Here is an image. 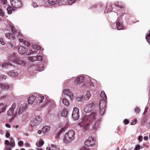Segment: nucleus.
Returning a JSON list of instances; mask_svg holds the SVG:
<instances>
[{
    "label": "nucleus",
    "instance_id": "33",
    "mask_svg": "<svg viewBox=\"0 0 150 150\" xmlns=\"http://www.w3.org/2000/svg\"><path fill=\"white\" fill-rule=\"evenodd\" d=\"M11 31L13 33L16 34L17 33V30L14 27L12 26L11 27Z\"/></svg>",
    "mask_w": 150,
    "mask_h": 150
},
{
    "label": "nucleus",
    "instance_id": "40",
    "mask_svg": "<svg viewBox=\"0 0 150 150\" xmlns=\"http://www.w3.org/2000/svg\"><path fill=\"white\" fill-rule=\"evenodd\" d=\"M8 44L9 45L11 46V47H14V45L13 43H12L11 42H10L8 43Z\"/></svg>",
    "mask_w": 150,
    "mask_h": 150
},
{
    "label": "nucleus",
    "instance_id": "23",
    "mask_svg": "<svg viewBox=\"0 0 150 150\" xmlns=\"http://www.w3.org/2000/svg\"><path fill=\"white\" fill-rule=\"evenodd\" d=\"M61 0H48V2L52 5H54L57 3L58 4Z\"/></svg>",
    "mask_w": 150,
    "mask_h": 150
},
{
    "label": "nucleus",
    "instance_id": "47",
    "mask_svg": "<svg viewBox=\"0 0 150 150\" xmlns=\"http://www.w3.org/2000/svg\"><path fill=\"white\" fill-rule=\"evenodd\" d=\"M138 139L139 142H141L142 139V136H139Z\"/></svg>",
    "mask_w": 150,
    "mask_h": 150
},
{
    "label": "nucleus",
    "instance_id": "58",
    "mask_svg": "<svg viewBox=\"0 0 150 150\" xmlns=\"http://www.w3.org/2000/svg\"><path fill=\"white\" fill-rule=\"evenodd\" d=\"M48 100H46L45 102V103H44V105L45 106V105H46L48 103Z\"/></svg>",
    "mask_w": 150,
    "mask_h": 150
},
{
    "label": "nucleus",
    "instance_id": "36",
    "mask_svg": "<svg viewBox=\"0 0 150 150\" xmlns=\"http://www.w3.org/2000/svg\"><path fill=\"white\" fill-rule=\"evenodd\" d=\"M24 45L27 46H29L30 45V43H29L28 41H25L23 42Z\"/></svg>",
    "mask_w": 150,
    "mask_h": 150
},
{
    "label": "nucleus",
    "instance_id": "17",
    "mask_svg": "<svg viewBox=\"0 0 150 150\" xmlns=\"http://www.w3.org/2000/svg\"><path fill=\"white\" fill-rule=\"evenodd\" d=\"M44 99V96L39 95L38 96V100H37L36 101L37 102V103H39V104L42 103L43 102V100Z\"/></svg>",
    "mask_w": 150,
    "mask_h": 150
},
{
    "label": "nucleus",
    "instance_id": "19",
    "mask_svg": "<svg viewBox=\"0 0 150 150\" xmlns=\"http://www.w3.org/2000/svg\"><path fill=\"white\" fill-rule=\"evenodd\" d=\"M117 20L116 22V25L117 29L118 30H121L122 29L123 26L121 23H120L119 21Z\"/></svg>",
    "mask_w": 150,
    "mask_h": 150
},
{
    "label": "nucleus",
    "instance_id": "49",
    "mask_svg": "<svg viewBox=\"0 0 150 150\" xmlns=\"http://www.w3.org/2000/svg\"><path fill=\"white\" fill-rule=\"evenodd\" d=\"M21 36L23 37V34L22 33H21L20 32H19L18 33V38H20Z\"/></svg>",
    "mask_w": 150,
    "mask_h": 150
},
{
    "label": "nucleus",
    "instance_id": "37",
    "mask_svg": "<svg viewBox=\"0 0 150 150\" xmlns=\"http://www.w3.org/2000/svg\"><path fill=\"white\" fill-rule=\"evenodd\" d=\"M137 122V120L136 119H135L134 120L132 121L131 123V124L132 125H134Z\"/></svg>",
    "mask_w": 150,
    "mask_h": 150
},
{
    "label": "nucleus",
    "instance_id": "25",
    "mask_svg": "<svg viewBox=\"0 0 150 150\" xmlns=\"http://www.w3.org/2000/svg\"><path fill=\"white\" fill-rule=\"evenodd\" d=\"M6 10L7 11L8 13L9 14H10L12 13V11H14V8H13L10 6H8Z\"/></svg>",
    "mask_w": 150,
    "mask_h": 150
},
{
    "label": "nucleus",
    "instance_id": "62",
    "mask_svg": "<svg viewBox=\"0 0 150 150\" xmlns=\"http://www.w3.org/2000/svg\"><path fill=\"white\" fill-rule=\"evenodd\" d=\"M8 128H10L11 127V126L10 125L8 124H6L5 125Z\"/></svg>",
    "mask_w": 150,
    "mask_h": 150
},
{
    "label": "nucleus",
    "instance_id": "42",
    "mask_svg": "<svg viewBox=\"0 0 150 150\" xmlns=\"http://www.w3.org/2000/svg\"><path fill=\"white\" fill-rule=\"evenodd\" d=\"M23 142L22 141H20L18 142V144L19 146H22L23 144Z\"/></svg>",
    "mask_w": 150,
    "mask_h": 150
},
{
    "label": "nucleus",
    "instance_id": "34",
    "mask_svg": "<svg viewBox=\"0 0 150 150\" xmlns=\"http://www.w3.org/2000/svg\"><path fill=\"white\" fill-rule=\"evenodd\" d=\"M12 65V63L10 62L4 63L2 64L3 67H5L6 66H11Z\"/></svg>",
    "mask_w": 150,
    "mask_h": 150
},
{
    "label": "nucleus",
    "instance_id": "52",
    "mask_svg": "<svg viewBox=\"0 0 150 150\" xmlns=\"http://www.w3.org/2000/svg\"><path fill=\"white\" fill-rule=\"evenodd\" d=\"M25 146L27 147H29L30 146V144L28 143H25Z\"/></svg>",
    "mask_w": 150,
    "mask_h": 150
},
{
    "label": "nucleus",
    "instance_id": "60",
    "mask_svg": "<svg viewBox=\"0 0 150 150\" xmlns=\"http://www.w3.org/2000/svg\"><path fill=\"white\" fill-rule=\"evenodd\" d=\"M144 139L145 140L147 141L148 139V137L147 136H145L144 137Z\"/></svg>",
    "mask_w": 150,
    "mask_h": 150
},
{
    "label": "nucleus",
    "instance_id": "54",
    "mask_svg": "<svg viewBox=\"0 0 150 150\" xmlns=\"http://www.w3.org/2000/svg\"><path fill=\"white\" fill-rule=\"evenodd\" d=\"M5 133V132L1 129H0V134H3Z\"/></svg>",
    "mask_w": 150,
    "mask_h": 150
},
{
    "label": "nucleus",
    "instance_id": "30",
    "mask_svg": "<svg viewBox=\"0 0 150 150\" xmlns=\"http://www.w3.org/2000/svg\"><path fill=\"white\" fill-rule=\"evenodd\" d=\"M69 91L68 90H65L64 89L63 90V93H64V94H66V95H68L70 97V98H71V95L69 94Z\"/></svg>",
    "mask_w": 150,
    "mask_h": 150
},
{
    "label": "nucleus",
    "instance_id": "53",
    "mask_svg": "<svg viewBox=\"0 0 150 150\" xmlns=\"http://www.w3.org/2000/svg\"><path fill=\"white\" fill-rule=\"evenodd\" d=\"M79 150H89L88 148L85 147H83L81 148Z\"/></svg>",
    "mask_w": 150,
    "mask_h": 150
},
{
    "label": "nucleus",
    "instance_id": "32",
    "mask_svg": "<svg viewBox=\"0 0 150 150\" xmlns=\"http://www.w3.org/2000/svg\"><path fill=\"white\" fill-rule=\"evenodd\" d=\"M39 145H38L37 143L36 144V145L38 147H40L41 146H42L44 144V142L43 141H40L39 142Z\"/></svg>",
    "mask_w": 150,
    "mask_h": 150
},
{
    "label": "nucleus",
    "instance_id": "9",
    "mask_svg": "<svg viewBox=\"0 0 150 150\" xmlns=\"http://www.w3.org/2000/svg\"><path fill=\"white\" fill-rule=\"evenodd\" d=\"M16 105L13 103L7 112V115L9 116H12L13 114V111L16 107Z\"/></svg>",
    "mask_w": 150,
    "mask_h": 150
},
{
    "label": "nucleus",
    "instance_id": "35",
    "mask_svg": "<svg viewBox=\"0 0 150 150\" xmlns=\"http://www.w3.org/2000/svg\"><path fill=\"white\" fill-rule=\"evenodd\" d=\"M51 146L56 149H59V146L57 145L52 144L51 145Z\"/></svg>",
    "mask_w": 150,
    "mask_h": 150
},
{
    "label": "nucleus",
    "instance_id": "26",
    "mask_svg": "<svg viewBox=\"0 0 150 150\" xmlns=\"http://www.w3.org/2000/svg\"><path fill=\"white\" fill-rule=\"evenodd\" d=\"M9 76H11L14 77L17 75V72L13 71H10L8 73Z\"/></svg>",
    "mask_w": 150,
    "mask_h": 150
},
{
    "label": "nucleus",
    "instance_id": "15",
    "mask_svg": "<svg viewBox=\"0 0 150 150\" xmlns=\"http://www.w3.org/2000/svg\"><path fill=\"white\" fill-rule=\"evenodd\" d=\"M50 129V127L49 126H45L42 128V132L43 133L46 134L49 132Z\"/></svg>",
    "mask_w": 150,
    "mask_h": 150
},
{
    "label": "nucleus",
    "instance_id": "2",
    "mask_svg": "<svg viewBox=\"0 0 150 150\" xmlns=\"http://www.w3.org/2000/svg\"><path fill=\"white\" fill-rule=\"evenodd\" d=\"M100 96L102 98L103 100H100L99 102V106L100 109V113L101 115H103L105 112L106 108V102L107 100L106 95L104 91L101 92Z\"/></svg>",
    "mask_w": 150,
    "mask_h": 150
},
{
    "label": "nucleus",
    "instance_id": "31",
    "mask_svg": "<svg viewBox=\"0 0 150 150\" xmlns=\"http://www.w3.org/2000/svg\"><path fill=\"white\" fill-rule=\"evenodd\" d=\"M146 39L147 41L149 43L150 42V31H149V34H148L146 37Z\"/></svg>",
    "mask_w": 150,
    "mask_h": 150
},
{
    "label": "nucleus",
    "instance_id": "7",
    "mask_svg": "<svg viewBox=\"0 0 150 150\" xmlns=\"http://www.w3.org/2000/svg\"><path fill=\"white\" fill-rule=\"evenodd\" d=\"M10 2L12 6L15 8H20L22 5V3L19 0H11Z\"/></svg>",
    "mask_w": 150,
    "mask_h": 150
},
{
    "label": "nucleus",
    "instance_id": "41",
    "mask_svg": "<svg viewBox=\"0 0 150 150\" xmlns=\"http://www.w3.org/2000/svg\"><path fill=\"white\" fill-rule=\"evenodd\" d=\"M1 2L4 5H6L7 3L6 0H1Z\"/></svg>",
    "mask_w": 150,
    "mask_h": 150
},
{
    "label": "nucleus",
    "instance_id": "27",
    "mask_svg": "<svg viewBox=\"0 0 150 150\" xmlns=\"http://www.w3.org/2000/svg\"><path fill=\"white\" fill-rule=\"evenodd\" d=\"M63 103L66 106H68L69 105V103L67 99L63 98L62 99Z\"/></svg>",
    "mask_w": 150,
    "mask_h": 150
},
{
    "label": "nucleus",
    "instance_id": "45",
    "mask_svg": "<svg viewBox=\"0 0 150 150\" xmlns=\"http://www.w3.org/2000/svg\"><path fill=\"white\" fill-rule=\"evenodd\" d=\"M140 146L139 145H137L134 149V150H139L140 149Z\"/></svg>",
    "mask_w": 150,
    "mask_h": 150
},
{
    "label": "nucleus",
    "instance_id": "38",
    "mask_svg": "<svg viewBox=\"0 0 150 150\" xmlns=\"http://www.w3.org/2000/svg\"><path fill=\"white\" fill-rule=\"evenodd\" d=\"M14 145L15 142L14 141L13 142H12V141H10V145L11 146V148L13 147L14 146Z\"/></svg>",
    "mask_w": 150,
    "mask_h": 150
},
{
    "label": "nucleus",
    "instance_id": "55",
    "mask_svg": "<svg viewBox=\"0 0 150 150\" xmlns=\"http://www.w3.org/2000/svg\"><path fill=\"white\" fill-rule=\"evenodd\" d=\"M41 49V47L40 46L38 45H37V47H36V49L37 50H40Z\"/></svg>",
    "mask_w": 150,
    "mask_h": 150
},
{
    "label": "nucleus",
    "instance_id": "11",
    "mask_svg": "<svg viewBox=\"0 0 150 150\" xmlns=\"http://www.w3.org/2000/svg\"><path fill=\"white\" fill-rule=\"evenodd\" d=\"M36 99V97L34 95H30L28 98V103L29 104H32Z\"/></svg>",
    "mask_w": 150,
    "mask_h": 150
},
{
    "label": "nucleus",
    "instance_id": "12",
    "mask_svg": "<svg viewBox=\"0 0 150 150\" xmlns=\"http://www.w3.org/2000/svg\"><path fill=\"white\" fill-rule=\"evenodd\" d=\"M84 80V78L83 76H80L76 78L74 81V83L76 84H80L82 83Z\"/></svg>",
    "mask_w": 150,
    "mask_h": 150
},
{
    "label": "nucleus",
    "instance_id": "21",
    "mask_svg": "<svg viewBox=\"0 0 150 150\" xmlns=\"http://www.w3.org/2000/svg\"><path fill=\"white\" fill-rule=\"evenodd\" d=\"M68 110L66 108H64L62 111L61 115L64 117H66L67 115Z\"/></svg>",
    "mask_w": 150,
    "mask_h": 150
},
{
    "label": "nucleus",
    "instance_id": "63",
    "mask_svg": "<svg viewBox=\"0 0 150 150\" xmlns=\"http://www.w3.org/2000/svg\"><path fill=\"white\" fill-rule=\"evenodd\" d=\"M2 41H1V40H0V41L1 42V45H4L5 44V42L3 41V40L2 39Z\"/></svg>",
    "mask_w": 150,
    "mask_h": 150
},
{
    "label": "nucleus",
    "instance_id": "24",
    "mask_svg": "<svg viewBox=\"0 0 150 150\" xmlns=\"http://www.w3.org/2000/svg\"><path fill=\"white\" fill-rule=\"evenodd\" d=\"M17 64L21 65H24L25 64L24 62L19 58L18 57L15 62Z\"/></svg>",
    "mask_w": 150,
    "mask_h": 150
},
{
    "label": "nucleus",
    "instance_id": "4",
    "mask_svg": "<svg viewBox=\"0 0 150 150\" xmlns=\"http://www.w3.org/2000/svg\"><path fill=\"white\" fill-rule=\"evenodd\" d=\"M42 121V117L40 116H36L35 118H33L30 122V125L34 127L38 125Z\"/></svg>",
    "mask_w": 150,
    "mask_h": 150
},
{
    "label": "nucleus",
    "instance_id": "57",
    "mask_svg": "<svg viewBox=\"0 0 150 150\" xmlns=\"http://www.w3.org/2000/svg\"><path fill=\"white\" fill-rule=\"evenodd\" d=\"M19 41L21 42H23L24 41V40L22 38H19Z\"/></svg>",
    "mask_w": 150,
    "mask_h": 150
},
{
    "label": "nucleus",
    "instance_id": "51",
    "mask_svg": "<svg viewBox=\"0 0 150 150\" xmlns=\"http://www.w3.org/2000/svg\"><path fill=\"white\" fill-rule=\"evenodd\" d=\"M6 150H11V149L9 146H6Z\"/></svg>",
    "mask_w": 150,
    "mask_h": 150
},
{
    "label": "nucleus",
    "instance_id": "20",
    "mask_svg": "<svg viewBox=\"0 0 150 150\" xmlns=\"http://www.w3.org/2000/svg\"><path fill=\"white\" fill-rule=\"evenodd\" d=\"M5 36L8 39L12 38L13 40H14L15 39V35L12 34L11 33H8L5 34Z\"/></svg>",
    "mask_w": 150,
    "mask_h": 150
},
{
    "label": "nucleus",
    "instance_id": "3",
    "mask_svg": "<svg viewBox=\"0 0 150 150\" xmlns=\"http://www.w3.org/2000/svg\"><path fill=\"white\" fill-rule=\"evenodd\" d=\"M74 132L73 130L69 131L66 134L63 140L66 143L72 141L74 138Z\"/></svg>",
    "mask_w": 150,
    "mask_h": 150
},
{
    "label": "nucleus",
    "instance_id": "61",
    "mask_svg": "<svg viewBox=\"0 0 150 150\" xmlns=\"http://www.w3.org/2000/svg\"><path fill=\"white\" fill-rule=\"evenodd\" d=\"M76 100H77V101H81L82 100V98L81 97L78 98H77Z\"/></svg>",
    "mask_w": 150,
    "mask_h": 150
},
{
    "label": "nucleus",
    "instance_id": "56",
    "mask_svg": "<svg viewBox=\"0 0 150 150\" xmlns=\"http://www.w3.org/2000/svg\"><path fill=\"white\" fill-rule=\"evenodd\" d=\"M6 96L4 95V96H1V97H0V99H4L6 97Z\"/></svg>",
    "mask_w": 150,
    "mask_h": 150
},
{
    "label": "nucleus",
    "instance_id": "18",
    "mask_svg": "<svg viewBox=\"0 0 150 150\" xmlns=\"http://www.w3.org/2000/svg\"><path fill=\"white\" fill-rule=\"evenodd\" d=\"M25 49L22 46H20L18 49V52L21 54H23L25 52Z\"/></svg>",
    "mask_w": 150,
    "mask_h": 150
},
{
    "label": "nucleus",
    "instance_id": "16",
    "mask_svg": "<svg viewBox=\"0 0 150 150\" xmlns=\"http://www.w3.org/2000/svg\"><path fill=\"white\" fill-rule=\"evenodd\" d=\"M10 86L7 84H0V87L2 90H5L9 89Z\"/></svg>",
    "mask_w": 150,
    "mask_h": 150
},
{
    "label": "nucleus",
    "instance_id": "13",
    "mask_svg": "<svg viewBox=\"0 0 150 150\" xmlns=\"http://www.w3.org/2000/svg\"><path fill=\"white\" fill-rule=\"evenodd\" d=\"M27 106L25 104H23L21 105L19 109L18 112V114H21L23 111L26 108Z\"/></svg>",
    "mask_w": 150,
    "mask_h": 150
},
{
    "label": "nucleus",
    "instance_id": "6",
    "mask_svg": "<svg viewBox=\"0 0 150 150\" xmlns=\"http://www.w3.org/2000/svg\"><path fill=\"white\" fill-rule=\"evenodd\" d=\"M96 103L94 102L87 104L84 108L83 110L85 112H91L95 107Z\"/></svg>",
    "mask_w": 150,
    "mask_h": 150
},
{
    "label": "nucleus",
    "instance_id": "5",
    "mask_svg": "<svg viewBox=\"0 0 150 150\" xmlns=\"http://www.w3.org/2000/svg\"><path fill=\"white\" fill-rule=\"evenodd\" d=\"M95 138L90 137L85 140L84 144L87 146H94L95 145Z\"/></svg>",
    "mask_w": 150,
    "mask_h": 150
},
{
    "label": "nucleus",
    "instance_id": "10",
    "mask_svg": "<svg viewBox=\"0 0 150 150\" xmlns=\"http://www.w3.org/2000/svg\"><path fill=\"white\" fill-rule=\"evenodd\" d=\"M29 60L32 62L38 60L41 61L42 59V58L40 56L37 55L34 57H31L29 58Z\"/></svg>",
    "mask_w": 150,
    "mask_h": 150
},
{
    "label": "nucleus",
    "instance_id": "46",
    "mask_svg": "<svg viewBox=\"0 0 150 150\" xmlns=\"http://www.w3.org/2000/svg\"><path fill=\"white\" fill-rule=\"evenodd\" d=\"M4 12H3V11L2 9H0V15L1 16H4Z\"/></svg>",
    "mask_w": 150,
    "mask_h": 150
},
{
    "label": "nucleus",
    "instance_id": "14",
    "mask_svg": "<svg viewBox=\"0 0 150 150\" xmlns=\"http://www.w3.org/2000/svg\"><path fill=\"white\" fill-rule=\"evenodd\" d=\"M7 106L6 105H5V103H0V113L3 112L5 110Z\"/></svg>",
    "mask_w": 150,
    "mask_h": 150
},
{
    "label": "nucleus",
    "instance_id": "59",
    "mask_svg": "<svg viewBox=\"0 0 150 150\" xmlns=\"http://www.w3.org/2000/svg\"><path fill=\"white\" fill-rule=\"evenodd\" d=\"M5 144L7 145H9V141L8 140H6L5 141Z\"/></svg>",
    "mask_w": 150,
    "mask_h": 150
},
{
    "label": "nucleus",
    "instance_id": "48",
    "mask_svg": "<svg viewBox=\"0 0 150 150\" xmlns=\"http://www.w3.org/2000/svg\"><path fill=\"white\" fill-rule=\"evenodd\" d=\"M10 135V133L8 132H6V137L7 138L9 137Z\"/></svg>",
    "mask_w": 150,
    "mask_h": 150
},
{
    "label": "nucleus",
    "instance_id": "29",
    "mask_svg": "<svg viewBox=\"0 0 150 150\" xmlns=\"http://www.w3.org/2000/svg\"><path fill=\"white\" fill-rule=\"evenodd\" d=\"M45 68L43 66L40 67L36 68L35 70L36 71H42L45 69Z\"/></svg>",
    "mask_w": 150,
    "mask_h": 150
},
{
    "label": "nucleus",
    "instance_id": "50",
    "mask_svg": "<svg viewBox=\"0 0 150 150\" xmlns=\"http://www.w3.org/2000/svg\"><path fill=\"white\" fill-rule=\"evenodd\" d=\"M115 6L119 7V8H121V6H120L119 4L117 2L115 3Z\"/></svg>",
    "mask_w": 150,
    "mask_h": 150
},
{
    "label": "nucleus",
    "instance_id": "22",
    "mask_svg": "<svg viewBox=\"0 0 150 150\" xmlns=\"http://www.w3.org/2000/svg\"><path fill=\"white\" fill-rule=\"evenodd\" d=\"M17 58L18 57L16 56L15 54H13L10 55L9 57V59L12 62H15Z\"/></svg>",
    "mask_w": 150,
    "mask_h": 150
},
{
    "label": "nucleus",
    "instance_id": "8",
    "mask_svg": "<svg viewBox=\"0 0 150 150\" xmlns=\"http://www.w3.org/2000/svg\"><path fill=\"white\" fill-rule=\"evenodd\" d=\"M72 117L74 120H77L79 116V109L77 108H74L72 112Z\"/></svg>",
    "mask_w": 150,
    "mask_h": 150
},
{
    "label": "nucleus",
    "instance_id": "1",
    "mask_svg": "<svg viewBox=\"0 0 150 150\" xmlns=\"http://www.w3.org/2000/svg\"><path fill=\"white\" fill-rule=\"evenodd\" d=\"M97 116L96 112H91L88 115H85L83 118L82 122L79 123V125L83 127L84 129L86 130L88 126L91 125L93 129L96 130L99 127L100 120L99 119L96 120Z\"/></svg>",
    "mask_w": 150,
    "mask_h": 150
},
{
    "label": "nucleus",
    "instance_id": "39",
    "mask_svg": "<svg viewBox=\"0 0 150 150\" xmlns=\"http://www.w3.org/2000/svg\"><path fill=\"white\" fill-rule=\"evenodd\" d=\"M140 111V109L138 108H136L135 109V112L137 113H138Z\"/></svg>",
    "mask_w": 150,
    "mask_h": 150
},
{
    "label": "nucleus",
    "instance_id": "43",
    "mask_svg": "<svg viewBox=\"0 0 150 150\" xmlns=\"http://www.w3.org/2000/svg\"><path fill=\"white\" fill-rule=\"evenodd\" d=\"M124 123L125 125H127L129 123V121L127 119H125L124 121Z\"/></svg>",
    "mask_w": 150,
    "mask_h": 150
},
{
    "label": "nucleus",
    "instance_id": "44",
    "mask_svg": "<svg viewBox=\"0 0 150 150\" xmlns=\"http://www.w3.org/2000/svg\"><path fill=\"white\" fill-rule=\"evenodd\" d=\"M1 79H6V76L4 74H1Z\"/></svg>",
    "mask_w": 150,
    "mask_h": 150
},
{
    "label": "nucleus",
    "instance_id": "28",
    "mask_svg": "<svg viewBox=\"0 0 150 150\" xmlns=\"http://www.w3.org/2000/svg\"><path fill=\"white\" fill-rule=\"evenodd\" d=\"M91 95L89 92H87L86 94L84 96V98L85 100H88L89 99Z\"/></svg>",
    "mask_w": 150,
    "mask_h": 150
},
{
    "label": "nucleus",
    "instance_id": "64",
    "mask_svg": "<svg viewBox=\"0 0 150 150\" xmlns=\"http://www.w3.org/2000/svg\"><path fill=\"white\" fill-rule=\"evenodd\" d=\"M37 45H33V48L35 49H36V47H37Z\"/></svg>",
    "mask_w": 150,
    "mask_h": 150
}]
</instances>
